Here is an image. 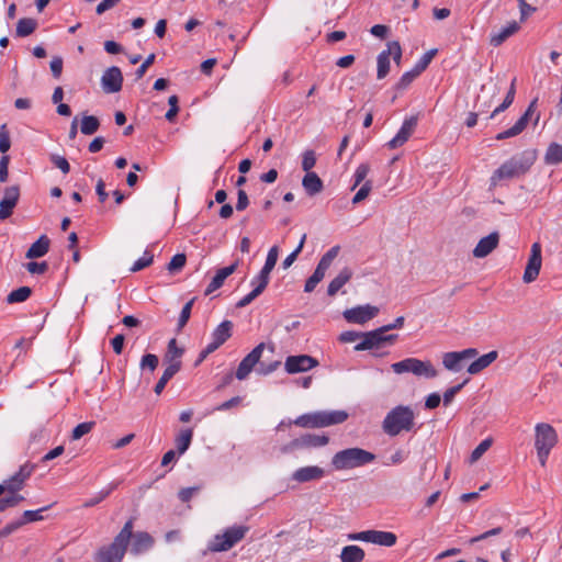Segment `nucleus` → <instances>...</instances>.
<instances>
[{
	"instance_id": "8",
	"label": "nucleus",
	"mask_w": 562,
	"mask_h": 562,
	"mask_svg": "<svg viewBox=\"0 0 562 562\" xmlns=\"http://www.w3.org/2000/svg\"><path fill=\"white\" fill-rule=\"evenodd\" d=\"M391 369L396 374L413 373L416 376L432 379L437 376V370L430 361H423L417 358H406L391 364Z\"/></svg>"
},
{
	"instance_id": "18",
	"label": "nucleus",
	"mask_w": 562,
	"mask_h": 562,
	"mask_svg": "<svg viewBox=\"0 0 562 562\" xmlns=\"http://www.w3.org/2000/svg\"><path fill=\"white\" fill-rule=\"evenodd\" d=\"M20 198V188L18 186L7 187L4 195L0 201V220H7L13 213Z\"/></svg>"
},
{
	"instance_id": "53",
	"label": "nucleus",
	"mask_w": 562,
	"mask_h": 562,
	"mask_svg": "<svg viewBox=\"0 0 562 562\" xmlns=\"http://www.w3.org/2000/svg\"><path fill=\"white\" fill-rule=\"evenodd\" d=\"M158 363H159V359L156 355L146 353L145 356H143V358L140 360V368L143 370L148 369L150 372H154L157 369Z\"/></svg>"
},
{
	"instance_id": "49",
	"label": "nucleus",
	"mask_w": 562,
	"mask_h": 562,
	"mask_svg": "<svg viewBox=\"0 0 562 562\" xmlns=\"http://www.w3.org/2000/svg\"><path fill=\"white\" fill-rule=\"evenodd\" d=\"M195 297L191 299L189 302L184 304V306L181 310L179 319H178V328L182 329L191 316L192 306L194 304Z\"/></svg>"
},
{
	"instance_id": "41",
	"label": "nucleus",
	"mask_w": 562,
	"mask_h": 562,
	"mask_svg": "<svg viewBox=\"0 0 562 562\" xmlns=\"http://www.w3.org/2000/svg\"><path fill=\"white\" fill-rule=\"evenodd\" d=\"M378 70L376 77L378 79H383L390 72V56L386 53V49L382 50L376 58Z\"/></svg>"
},
{
	"instance_id": "39",
	"label": "nucleus",
	"mask_w": 562,
	"mask_h": 562,
	"mask_svg": "<svg viewBox=\"0 0 562 562\" xmlns=\"http://www.w3.org/2000/svg\"><path fill=\"white\" fill-rule=\"evenodd\" d=\"M338 246L331 247L326 254L323 255L316 267V270L325 274L328 268L331 266L334 259L338 256Z\"/></svg>"
},
{
	"instance_id": "59",
	"label": "nucleus",
	"mask_w": 562,
	"mask_h": 562,
	"mask_svg": "<svg viewBox=\"0 0 562 562\" xmlns=\"http://www.w3.org/2000/svg\"><path fill=\"white\" fill-rule=\"evenodd\" d=\"M11 147L10 134L7 128V125L3 124L0 127V151L5 154Z\"/></svg>"
},
{
	"instance_id": "42",
	"label": "nucleus",
	"mask_w": 562,
	"mask_h": 562,
	"mask_svg": "<svg viewBox=\"0 0 562 562\" xmlns=\"http://www.w3.org/2000/svg\"><path fill=\"white\" fill-rule=\"evenodd\" d=\"M117 487V483H112L106 490L100 491L94 497L85 502L83 507H93L106 498L112 491Z\"/></svg>"
},
{
	"instance_id": "61",
	"label": "nucleus",
	"mask_w": 562,
	"mask_h": 562,
	"mask_svg": "<svg viewBox=\"0 0 562 562\" xmlns=\"http://www.w3.org/2000/svg\"><path fill=\"white\" fill-rule=\"evenodd\" d=\"M178 102H179V100H178L177 95L169 97L168 103H169L170 108L165 115L167 121H169V122L175 121V119L179 112Z\"/></svg>"
},
{
	"instance_id": "26",
	"label": "nucleus",
	"mask_w": 562,
	"mask_h": 562,
	"mask_svg": "<svg viewBox=\"0 0 562 562\" xmlns=\"http://www.w3.org/2000/svg\"><path fill=\"white\" fill-rule=\"evenodd\" d=\"M498 357V353L496 350H492L481 357H479L476 360H474L469 367L468 372L470 374H477L487 367H490Z\"/></svg>"
},
{
	"instance_id": "38",
	"label": "nucleus",
	"mask_w": 562,
	"mask_h": 562,
	"mask_svg": "<svg viewBox=\"0 0 562 562\" xmlns=\"http://www.w3.org/2000/svg\"><path fill=\"white\" fill-rule=\"evenodd\" d=\"M100 127V121L97 116L93 115H83L80 124V132L83 135H92Z\"/></svg>"
},
{
	"instance_id": "37",
	"label": "nucleus",
	"mask_w": 562,
	"mask_h": 562,
	"mask_svg": "<svg viewBox=\"0 0 562 562\" xmlns=\"http://www.w3.org/2000/svg\"><path fill=\"white\" fill-rule=\"evenodd\" d=\"M544 161L548 165H559L562 162V145L551 143L546 151Z\"/></svg>"
},
{
	"instance_id": "12",
	"label": "nucleus",
	"mask_w": 562,
	"mask_h": 562,
	"mask_svg": "<svg viewBox=\"0 0 562 562\" xmlns=\"http://www.w3.org/2000/svg\"><path fill=\"white\" fill-rule=\"evenodd\" d=\"M318 366V361L308 355L289 356L284 369L289 374L306 372Z\"/></svg>"
},
{
	"instance_id": "57",
	"label": "nucleus",
	"mask_w": 562,
	"mask_h": 562,
	"mask_svg": "<svg viewBox=\"0 0 562 562\" xmlns=\"http://www.w3.org/2000/svg\"><path fill=\"white\" fill-rule=\"evenodd\" d=\"M371 190H372V182L370 180H367L361 186V188L358 190V192L355 194V196L352 198V203L358 204L361 201H363L364 199H367L368 195L370 194Z\"/></svg>"
},
{
	"instance_id": "60",
	"label": "nucleus",
	"mask_w": 562,
	"mask_h": 562,
	"mask_svg": "<svg viewBox=\"0 0 562 562\" xmlns=\"http://www.w3.org/2000/svg\"><path fill=\"white\" fill-rule=\"evenodd\" d=\"M324 277L325 274L315 269L313 274L306 280L304 291L312 292L316 288V285L324 279Z\"/></svg>"
},
{
	"instance_id": "3",
	"label": "nucleus",
	"mask_w": 562,
	"mask_h": 562,
	"mask_svg": "<svg viewBox=\"0 0 562 562\" xmlns=\"http://www.w3.org/2000/svg\"><path fill=\"white\" fill-rule=\"evenodd\" d=\"M133 519H128L112 543L103 547L97 554L98 562H122L132 538Z\"/></svg>"
},
{
	"instance_id": "2",
	"label": "nucleus",
	"mask_w": 562,
	"mask_h": 562,
	"mask_svg": "<svg viewBox=\"0 0 562 562\" xmlns=\"http://www.w3.org/2000/svg\"><path fill=\"white\" fill-rule=\"evenodd\" d=\"M415 427V413L409 406L398 405L392 408L382 423L383 431L389 436H397L402 431H411Z\"/></svg>"
},
{
	"instance_id": "27",
	"label": "nucleus",
	"mask_w": 562,
	"mask_h": 562,
	"mask_svg": "<svg viewBox=\"0 0 562 562\" xmlns=\"http://www.w3.org/2000/svg\"><path fill=\"white\" fill-rule=\"evenodd\" d=\"M50 240L46 235H42L26 251V258H40L45 256L49 250Z\"/></svg>"
},
{
	"instance_id": "62",
	"label": "nucleus",
	"mask_w": 562,
	"mask_h": 562,
	"mask_svg": "<svg viewBox=\"0 0 562 562\" xmlns=\"http://www.w3.org/2000/svg\"><path fill=\"white\" fill-rule=\"evenodd\" d=\"M296 450H303L301 437L295 438V439L289 441L288 443L283 445L280 448V451L283 454H290V453H293Z\"/></svg>"
},
{
	"instance_id": "46",
	"label": "nucleus",
	"mask_w": 562,
	"mask_h": 562,
	"mask_svg": "<svg viewBox=\"0 0 562 562\" xmlns=\"http://www.w3.org/2000/svg\"><path fill=\"white\" fill-rule=\"evenodd\" d=\"M493 443L492 438H486L482 440L479 446L472 451L470 460L471 462H476L481 457L491 448Z\"/></svg>"
},
{
	"instance_id": "58",
	"label": "nucleus",
	"mask_w": 562,
	"mask_h": 562,
	"mask_svg": "<svg viewBox=\"0 0 562 562\" xmlns=\"http://www.w3.org/2000/svg\"><path fill=\"white\" fill-rule=\"evenodd\" d=\"M316 164V156L313 150H305L302 157V169L307 172H312L311 169L314 168Z\"/></svg>"
},
{
	"instance_id": "16",
	"label": "nucleus",
	"mask_w": 562,
	"mask_h": 562,
	"mask_svg": "<svg viewBox=\"0 0 562 562\" xmlns=\"http://www.w3.org/2000/svg\"><path fill=\"white\" fill-rule=\"evenodd\" d=\"M537 106V99L532 100L528 105L526 112L519 117V120L510 128L501 132L496 135L497 140H503L509 137H514L520 134L527 126L531 116L533 115Z\"/></svg>"
},
{
	"instance_id": "15",
	"label": "nucleus",
	"mask_w": 562,
	"mask_h": 562,
	"mask_svg": "<svg viewBox=\"0 0 562 562\" xmlns=\"http://www.w3.org/2000/svg\"><path fill=\"white\" fill-rule=\"evenodd\" d=\"M379 313V308L372 305H361L344 312L347 322L353 324H364L374 318Z\"/></svg>"
},
{
	"instance_id": "47",
	"label": "nucleus",
	"mask_w": 562,
	"mask_h": 562,
	"mask_svg": "<svg viewBox=\"0 0 562 562\" xmlns=\"http://www.w3.org/2000/svg\"><path fill=\"white\" fill-rule=\"evenodd\" d=\"M153 260H154V255L150 251L145 250L144 255L134 262L133 267L131 268V271L137 272V271L143 270L146 267L150 266Z\"/></svg>"
},
{
	"instance_id": "43",
	"label": "nucleus",
	"mask_w": 562,
	"mask_h": 562,
	"mask_svg": "<svg viewBox=\"0 0 562 562\" xmlns=\"http://www.w3.org/2000/svg\"><path fill=\"white\" fill-rule=\"evenodd\" d=\"M515 92H516V90H515V79H514L503 103L501 105H498L497 108H495V110L491 114V117H494L496 114L505 111L513 103L514 98H515Z\"/></svg>"
},
{
	"instance_id": "55",
	"label": "nucleus",
	"mask_w": 562,
	"mask_h": 562,
	"mask_svg": "<svg viewBox=\"0 0 562 562\" xmlns=\"http://www.w3.org/2000/svg\"><path fill=\"white\" fill-rule=\"evenodd\" d=\"M420 74L416 72V69L413 68L409 71H406L403 74V76L400 78L396 87L397 89H406Z\"/></svg>"
},
{
	"instance_id": "23",
	"label": "nucleus",
	"mask_w": 562,
	"mask_h": 562,
	"mask_svg": "<svg viewBox=\"0 0 562 562\" xmlns=\"http://www.w3.org/2000/svg\"><path fill=\"white\" fill-rule=\"evenodd\" d=\"M237 267L238 262L236 261L227 267L218 269L205 289V295H209L220 289L224 281L236 271Z\"/></svg>"
},
{
	"instance_id": "13",
	"label": "nucleus",
	"mask_w": 562,
	"mask_h": 562,
	"mask_svg": "<svg viewBox=\"0 0 562 562\" xmlns=\"http://www.w3.org/2000/svg\"><path fill=\"white\" fill-rule=\"evenodd\" d=\"M542 263L541 246L539 243H533L530 249V256L524 272V282L530 283L535 281L540 272Z\"/></svg>"
},
{
	"instance_id": "14",
	"label": "nucleus",
	"mask_w": 562,
	"mask_h": 562,
	"mask_svg": "<svg viewBox=\"0 0 562 562\" xmlns=\"http://www.w3.org/2000/svg\"><path fill=\"white\" fill-rule=\"evenodd\" d=\"M479 355L477 349L468 348L462 351H451L443 355L442 364L447 370L459 372L462 369L461 362L472 359Z\"/></svg>"
},
{
	"instance_id": "35",
	"label": "nucleus",
	"mask_w": 562,
	"mask_h": 562,
	"mask_svg": "<svg viewBox=\"0 0 562 562\" xmlns=\"http://www.w3.org/2000/svg\"><path fill=\"white\" fill-rule=\"evenodd\" d=\"M193 431L191 428L182 429L175 439V443L179 454L184 453L192 441Z\"/></svg>"
},
{
	"instance_id": "6",
	"label": "nucleus",
	"mask_w": 562,
	"mask_h": 562,
	"mask_svg": "<svg viewBox=\"0 0 562 562\" xmlns=\"http://www.w3.org/2000/svg\"><path fill=\"white\" fill-rule=\"evenodd\" d=\"M249 527L245 525H235L223 531V533L215 535L212 541L209 543L207 549L211 552H224L232 549L235 544L241 541Z\"/></svg>"
},
{
	"instance_id": "54",
	"label": "nucleus",
	"mask_w": 562,
	"mask_h": 562,
	"mask_svg": "<svg viewBox=\"0 0 562 562\" xmlns=\"http://www.w3.org/2000/svg\"><path fill=\"white\" fill-rule=\"evenodd\" d=\"M387 48H386V53L387 55L391 57H393V60L395 61L396 65H400L401 64V59H402V48H401V45L397 41H392V42H389L387 43Z\"/></svg>"
},
{
	"instance_id": "50",
	"label": "nucleus",
	"mask_w": 562,
	"mask_h": 562,
	"mask_svg": "<svg viewBox=\"0 0 562 562\" xmlns=\"http://www.w3.org/2000/svg\"><path fill=\"white\" fill-rule=\"evenodd\" d=\"M186 262H187L186 255L177 254L171 258L170 262L167 266V269L171 273L178 272L186 266Z\"/></svg>"
},
{
	"instance_id": "51",
	"label": "nucleus",
	"mask_w": 562,
	"mask_h": 562,
	"mask_svg": "<svg viewBox=\"0 0 562 562\" xmlns=\"http://www.w3.org/2000/svg\"><path fill=\"white\" fill-rule=\"evenodd\" d=\"M24 497L19 494L11 493L10 496L0 499V513L4 512L7 508L18 506Z\"/></svg>"
},
{
	"instance_id": "9",
	"label": "nucleus",
	"mask_w": 562,
	"mask_h": 562,
	"mask_svg": "<svg viewBox=\"0 0 562 562\" xmlns=\"http://www.w3.org/2000/svg\"><path fill=\"white\" fill-rule=\"evenodd\" d=\"M385 333L386 331L383 329V327L362 333L361 341L355 346V350H371L373 348H380L385 342L393 344L396 340L397 335H385Z\"/></svg>"
},
{
	"instance_id": "11",
	"label": "nucleus",
	"mask_w": 562,
	"mask_h": 562,
	"mask_svg": "<svg viewBox=\"0 0 562 562\" xmlns=\"http://www.w3.org/2000/svg\"><path fill=\"white\" fill-rule=\"evenodd\" d=\"M265 348L266 344L260 342L240 361L235 373L236 379L243 381L250 374L252 369L259 364Z\"/></svg>"
},
{
	"instance_id": "31",
	"label": "nucleus",
	"mask_w": 562,
	"mask_h": 562,
	"mask_svg": "<svg viewBox=\"0 0 562 562\" xmlns=\"http://www.w3.org/2000/svg\"><path fill=\"white\" fill-rule=\"evenodd\" d=\"M364 559V551L358 546H346L341 550V562H362Z\"/></svg>"
},
{
	"instance_id": "1",
	"label": "nucleus",
	"mask_w": 562,
	"mask_h": 562,
	"mask_svg": "<svg viewBox=\"0 0 562 562\" xmlns=\"http://www.w3.org/2000/svg\"><path fill=\"white\" fill-rule=\"evenodd\" d=\"M537 160V151L527 149L504 161L492 175L491 183L496 186L502 180H509L525 176Z\"/></svg>"
},
{
	"instance_id": "17",
	"label": "nucleus",
	"mask_w": 562,
	"mask_h": 562,
	"mask_svg": "<svg viewBox=\"0 0 562 562\" xmlns=\"http://www.w3.org/2000/svg\"><path fill=\"white\" fill-rule=\"evenodd\" d=\"M123 76L119 67L108 68L101 77V86L104 92L115 93L122 89Z\"/></svg>"
},
{
	"instance_id": "29",
	"label": "nucleus",
	"mask_w": 562,
	"mask_h": 562,
	"mask_svg": "<svg viewBox=\"0 0 562 562\" xmlns=\"http://www.w3.org/2000/svg\"><path fill=\"white\" fill-rule=\"evenodd\" d=\"M352 271L349 268H344L336 278H334L327 288L329 296H334L337 292L351 279Z\"/></svg>"
},
{
	"instance_id": "33",
	"label": "nucleus",
	"mask_w": 562,
	"mask_h": 562,
	"mask_svg": "<svg viewBox=\"0 0 562 562\" xmlns=\"http://www.w3.org/2000/svg\"><path fill=\"white\" fill-rule=\"evenodd\" d=\"M303 449L324 447L328 443L329 438L325 435L305 434L301 436Z\"/></svg>"
},
{
	"instance_id": "24",
	"label": "nucleus",
	"mask_w": 562,
	"mask_h": 562,
	"mask_svg": "<svg viewBox=\"0 0 562 562\" xmlns=\"http://www.w3.org/2000/svg\"><path fill=\"white\" fill-rule=\"evenodd\" d=\"M132 549L131 551L135 554L142 553L150 549L154 544L153 537L145 531L132 533Z\"/></svg>"
},
{
	"instance_id": "25",
	"label": "nucleus",
	"mask_w": 562,
	"mask_h": 562,
	"mask_svg": "<svg viewBox=\"0 0 562 562\" xmlns=\"http://www.w3.org/2000/svg\"><path fill=\"white\" fill-rule=\"evenodd\" d=\"M519 29L520 26L516 21L508 23V25L501 29L498 32L491 34L490 44L494 47L502 45L508 37L517 33Z\"/></svg>"
},
{
	"instance_id": "64",
	"label": "nucleus",
	"mask_w": 562,
	"mask_h": 562,
	"mask_svg": "<svg viewBox=\"0 0 562 562\" xmlns=\"http://www.w3.org/2000/svg\"><path fill=\"white\" fill-rule=\"evenodd\" d=\"M26 269L32 274H43L48 270V265L46 261H43V262L31 261L26 265Z\"/></svg>"
},
{
	"instance_id": "10",
	"label": "nucleus",
	"mask_w": 562,
	"mask_h": 562,
	"mask_svg": "<svg viewBox=\"0 0 562 562\" xmlns=\"http://www.w3.org/2000/svg\"><path fill=\"white\" fill-rule=\"evenodd\" d=\"M350 540H360L379 546L392 547L396 543V535L390 531L367 530L348 536Z\"/></svg>"
},
{
	"instance_id": "34",
	"label": "nucleus",
	"mask_w": 562,
	"mask_h": 562,
	"mask_svg": "<svg viewBox=\"0 0 562 562\" xmlns=\"http://www.w3.org/2000/svg\"><path fill=\"white\" fill-rule=\"evenodd\" d=\"M37 27V21L32 18H22L16 23V36L25 37L31 35Z\"/></svg>"
},
{
	"instance_id": "56",
	"label": "nucleus",
	"mask_w": 562,
	"mask_h": 562,
	"mask_svg": "<svg viewBox=\"0 0 562 562\" xmlns=\"http://www.w3.org/2000/svg\"><path fill=\"white\" fill-rule=\"evenodd\" d=\"M278 256H279V247L272 246L268 251L266 262H265L262 269L272 271L278 261Z\"/></svg>"
},
{
	"instance_id": "28",
	"label": "nucleus",
	"mask_w": 562,
	"mask_h": 562,
	"mask_svg": "<svg viewBox=\"0 0 562 562\" xmlns=\"http://www.w3.org/2000/svg\"><path fill=\"white\" fill-rule=\"evenodd\" d=\"M302 186L308 195H315L324 188L322 179L315 172H307L302 180Z\"/></svg>"
},
{
	"instance_id": "52",
	"label": "nucleus",
	"mask_w": 562,
	"mask_h": 562,
	"mask_svg": "<svg viewBox=\"0 0 562 562\" xmlns=\"http://www.w3.org/2000/svg\"><path fill=\"white\" fill-rule=\"evenodd\" d=\"M370 172V166L369 164H360L353 175V186L352 190L356 189L363 180L367 178L368 173Z\"/></svg>"
},
{
	"instance_id": "48",
	"label": "nucleus",
	"mask_w": 562,
	"mask_h": 562,
	"mask_svg": "<svg viewBox=\"0 0 562 562\" xmlns=\"http://www.w3.org/2000/svg\"><path fill=\"white\" fill-rule=\"evenodd\" d=\"M48 508H49V506H46V507H43V508H40L36 510H25L23 513V516H22V519L20 520V522L23 526L29 522L40 521L43 519L42 513Z\"/></svg>"
},
{
	"instance_id": "45",
	"label": "nucleus",
	"mask_w": 562,
	"mask_h": 562,
	"mask_svg": "<svg viewBox=\"0 0 562 562\" xmlns=\"http://www.w3.org/2000/svg\"><path fill=\"white\" fill-rule=\"evenodd\" d=\"M437 52L438 50L436 48L426 52L414 66L416 72L422 74L424 70H426V68L431 63L432 58L436 56Z\"/></svg>"
},
{
	"instance_id": "7",
	"label": "nucleus",
	"mask_w": 562,
	"mask_h": 562,
	"mask_svg": "<svg viewBox=\"0 0 562 562\" xmlns=\"http://www.w3.org/2000/svg\"><path fill=\"white\" fill-rule=\"evenodd\" d=\"M536 449L541 465H546L550 451L558 442V435L554 428L547 423H539L535 427Z\"/></svg>"
},
{
	"instance_id": "19",
	"label": "nucleus",
	"mask_w": 562,
	"mask_h": 562,
	"mask_svg": "<svg viewBox=\"0 0 562 562\" xmlns=\"http://www.w3.org/2000/svg\"><path fill=\"white\" fill-rule=\"evenodd\" d=\"M416 126L417 116H411L405 119L396 135L390 142H387V147L391 149H395L397 147L403 146L413 135Z\"/></svg>"
},
{
	"instance_id": "20",
	"label": "nucleus",
	"mask_w": 562,
	"mask_h": 562,
	"mask_svg": "<svg viewBox=\"0 0 562 562\" xmlns=\"http://www.w3.org/2000/svg\"><path fill=\"white\" fill-rule=\"evenodd\" d=\"M34 470V464L24 463L23 465H21L15 474L5 480L7 491L14 494L15 492L20 491L23 487L25 481L32 475Z\"/></svg>"
},
{
	"instance_id": "32",
	"label": "nucleus",
	"mask_w": 562,
	"mask_h": 562,
	"mask_svg": "<svg viewBox=\"0 0 562 562\" xmlns=\"http://www.w3.org/2000/svg\"><path fill=\"white\" fill-rule=\"evenodd\" d=\"M233 323L231 321L222 322L212 333V339L221 346L232 336Z\"/></svg>"
},
{
	"instance_id": "22",
	"label": "nucleus",
	"mask_w": 562,
	"mask_h": 562,
	"mask_svg": "<svg viewBox=\"0 0 562 562\" xmlns=\"http://www.w3.org/2000/svg\"><path fill=\"white\" fill-rule=\"evenodd\" d=\"M325 476V471L323 468L317 465H308L297 469L292 474V480L299 483H305L311 481L321 480Z\"/></svg>"
},
{
	"instance_id": "44",
	"label": "nucleus",
	"mask_w": 562,
	"mask_h": 562,
	"mask_svg": "<svg viewBox=\"0 0 562 562\" xmlns=\"http://www.w3.org/2000/svg\"><path fill=\"white\" fill-rule=\"evenodd\" d=\"M94 426H95L94 422H85V423L78 424L71 432V439L79 440L81 437L89 434L93 429Z\"/></svg>"
},
{
	"instance_id": "30",
	"label": "nucleus",
	"mask_w": 562,
	"mask_h": 562,
	"mask_svg": "<svg viewBox=\"0 0 562 562\" xmlns=\"http://www.w3.org/2000/svg\"><path fill=\"white\" fill-rule=\"evenodd\" d=\"M184 350L177 345V340L175 338L170 339L168 342L167 352L165 356V361L168 362V364H178L179 370L181 369V360Z\"/></svg>"
},
{
	"instance_id": "36",
	"label": "nucleus",
	"mask_w": 562,
	"mask_h": 562,
	"mask_svg": "<svg viewBox=\"0 0 562 562\" xmlns=\"http://www.w3.org/2000/svg\"><path fill=\"white\" fill-rule=\"evenodd\" d=\"M179 371L178 364H168L165 369L159 381L156 383L154 392L159 395L166 387L167 383L173 378V375Z\"/></svg>"
},
{
	"instance_id": "63",
	"label": "nucleus",
	"mask_w": 562,
	"mask_h": 562,
	"mask_svg": "<svg viewBox=\"0 0 562 562\" xmlns=\"http://www.w3.org/2000/svg\"><path fill=\"white\" fill-rule=\"evenodd\" d=\"M468 382V380H465L464 382H462L461 384H458V385H454V386H451L449 387L445 393H443V405L445 406H448L452 400L454 398V396L457 395V393H459L461 391V389L464 386V384Z\"/></svg>"
},
{
	"instance_id": "4",
	"label": "nucleus",
	"mask_w": 562,
	"mask_h": 562,
	"mask_svg": "<svg viewBox=\"0 0 562 562\" xmlns=\"http://www.w3.org/2000/svg\"><path fill=\"white\" fill-rule=\"evenodd\" d=\"M375 456L361 448H348L336 452L331 458V465L335 470H350L371 463Z\"/></svg>"
},
{
	"instance_id": "21",
	"label": "nucleus",
	"mask_w": 562,
	"mask_h": 562,
	"mask_svg": "<svg viewBox=\"0 0 562 562\" xmlns=\"http://www.w3.org/2000/svg\"><path fill=\"white\" fill-rule=\"evenodd\" d=\"M499 243V235L497 232H493L490 235L481 238L473 249V256L475 258H484L488 256Z\"/></svg>"
},
{
	"instance_id": "5",
	"label": "nucleus",
	"mask_w": 562,
	"mask_h": 562,
	"mask_svg": "<svg viewBox=\"0 0 562 562\" xmlns=\"http://www.w3.org/2000/svg\"><path fill=\"white\" fill-rule=\"evenodd\" d=\"M348 418L345 411H318L299 416L293 423L302 428H323L342 424Z\"/></svg>"
},
{
	"instance_id": "40",
	"label": "nucleus",
	"mask_w": 562,
	"mask_h": 562,
	"mask_svg": "<svg viewBox=\"0 0 562 562\" xmlns=\"http://www.w3.org/2000/svg\"><path fill=\"white\" fill-rule=\"evenodd\" d=\"M32 294V290L29 286H21L16 290L11 291L7 296L9 304L21 303L26 301Z\"/></svg>"
}]
</instances>
